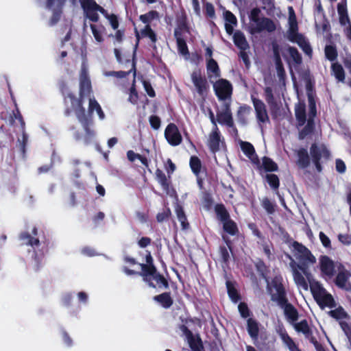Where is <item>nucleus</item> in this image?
<instances>
[{"label":"nucleus","mask_w":351,"mask_h":351,"mask_svg":"<svg viewBox=\"0 0 351 351\" xmlns=\"http://www.w3.org/2000/svg\"><path fill=\"white\" fill-rule=\"evenodd\" d=\"M75 2L76 0H72ZM85 16L92 22L96 23L99 21L98 12L101 14H106V10L97 3L95 0H79Z\"/></svg>","instance_id":"obj_9"},{"label":"nucleus","mask_w":351,"mask_h":351,"mask_svg":"<svg viewBox=\"0 0 351 351\" xmlns=\"http://www.w3.org/2000/svg\"><path fill=\"white\" fill-rule=\"evenodd\" d=\"M32 234L28 232H23L19 235V239L23 242V244L32 247H38L40 245V241L38 238L34 237L38 235V229L34 227L32 230Z\"/></svg>","instance_id":"obj_18"},{"label":"nucleus","mask_w":351,"mask_h":351,"mask_svg":"<svg viewBox=\"0 0 351 351\" xmlns=\"http://www.w3.org/2000/svg\"><path fill=\"white\" fill-rule=\"evenodd\" d=\"M141 271L138 273V276L143 277L150 287L158 289L169 288V282L163 275L160 274L154 265H145L140 263Z\"/></svg>","instance_id":"obj_2"},{"label":"nucleus","mask_w":351,"mask_h":351,"mask_svg":"<svg viewBox=\"0 0 351 351\" xmlns=\"http://www.w3.org/2000/svg\"><path fill=\"white\" fill-rule=\"evenodd\" d=\"M247 330L252 338H256L258 334V324L254 319L250 318L247 320Z\"/></svg>","instance_id":"obj_36"},{"label":"nucleus","mask_w":351,"mask_h":351,"mask_svg":"<svg viewBox=\"0 0 351 351\" xmlns=\"http://www.w3.org/2000/svg\"><path fill=\"white\" fill-rule=\"evenodd\" d=\"M90 27L95 40L98 43H102L104 41L102 33L99 29H97V25L90 24Z\"/></svg>","instance_id":"obj_51"},{"label":"nucleus","mask_w":351,"mask_h":351,"mask_svg":"<svg viewBox=\"0 0 351 351\" xmlns=\"http://www.w3.org/2000/svg\"><path fill=\"white\" fill-rule=\"evenodd\" d=\"M191 167L195 173H197L199 171L201 167V162L198 158L192 157L190 162Z\"/></svg>","instance_id":"obj_54"},{"label":"nucleus","mask_w":351,"mask_h":351,"mask_svg":"<svg viewBox=\"0 0 351 351\" xmlns=\"http://www.w3.org/2000/svg\"><path fill=\"white\" fill-rule=\"evenodd\" d=\"M180 330L185 335L193 351H204L202 341L198 337L193 336L192 332L184 325L180 326Z\"/></svg>","instance_id":"obj_16"},{"label":"nucleus","mask_w":351,"mask_h":351,"mask_svg":"<svg viewBox=\"0 0 351 351\" xmlns=\"http://www.w3.org/2000/svg\"><path fill=\"white\" fill-rule=\"evenodd\" d=\"M329 314L337 319H341L347 317V313L341 307H339L335 310L330 311Z\"/></svg>","instance_id":"obj_50"},{"label":"nucleus","mask_w":351,"mask_h":351,"mask_svg":"<svg viewBox=\"0 0 351 351\" xmlns=\"http://www.w3.org/2000/svg\"><path fill=\"white\" fill-rule=\"evenodd\" d=\"M165 136L168 143L176 146V124L173 123H169L165 129Z\"/></svg>","instance_id":"obj_28"},{"label":"nucleus","mask_w":351,"mask_h":351,"mask_svg":"<svg viewBox=\"0 0 351 351\" xmlns=\"http://www.w3.org/2000/svg\"><path fill=\"white\" fill-rule=\"evenodd\" d=\"M339 240L343 244L349 245L351 243V236L349 234H339Z\"/></svg>","instance_id":"obj_64"},{"label":"nucleus","mask_w":351,"mask_h":351,"mask_svg":"<svg viewBox=\"0 0 351 351\" xmlns=\"http://www.w3.org/2000/svg\"><path fill=\"white\" fill-rule=\"evenodd\" d=\"M223 229L230 234H235L238 230L236 223L228 219L223 221Z\"/></svg>","instance_id":"obj_41"},{"label":"nucleus","mask_w":351,"mask_h":351,"mask_svg":"<svg viewBox=\"0 0 351 351\" xmlns=\"http://www.w3.org/2000/svg\"><path fill=\"white\" fill-rule=\"evenodd\" d=\"M114 56L117 62L119 64H125L127 67L128 65H130V68L127 71H107L105 73L106 76H112L117 78H125L128 77L130 73H133L134 77L136 76V49H134L132 54V60H131L130 58L125 59V60L123 59L121 53L119 49L115 48L114 49Z\"/></svg>","instance_id":"obj_6"},{"label":"nucleus","mask_w":351,"mask_h":351,"mask_svg":"<svg viewBox=\"0 0 351 351\" xmlns=\"http://www.w3.org/2000/svg\"><path fill=\"white\" fill-rule=\"evenodd\" d=\"M177 45L178 46L180 53L184 56L185 59H188L189 50L185 41L182 39L177 38Z\"/></svg>","instance_id":"obj_46"},{"label":"nucleus","mask_w":351,"mask_h":351,"mask_svg":"<svg viewBox=\"0 0 351 351\" xmlns=\"http://www.w3.org/2000/svg\"><path fill=\"white\" fill-rule=\"evenodd\" d=\"M295 117L298 127L302 126L306 121L305 105L299 103L295 107Z\"/></svg>","instance_id":"obj_26"},{"label":"nucleus","mask_w":351,"mask_h":351,"mask_svg":"<svg viewBox=\"0 0 351 351\" xmlns=\"http://www.w3.org/2000/svg\"><path fill=\"white\" fill-rule=\"evenodd\" d=\"M250 113V108L245 106L241 107L238 111V117L239 120L243 123H245V117Z\"/></svg>","instance_id":"obj_56"},{"label":"nucleus","mask_w":351,"mask_h":351,"mask_svg":"<svg viewBox=\"0 0 351 351\" xmlns=\"http://www.w3.org/2000/svg\"><path fill=\"white\" fill-rule=\"evenodd\" d=\"M310 287L314 298L322 308L334 306L335 301L332 296L327 293L319 282H311Z\"/></svg>","instance_id":"obj_8"},{"label":"nucleus","mask_w":351,"mask_h":351,"mask_svg":"<svg viewBox=\"0 0 351 351\" xmlns=\"http://www.w3.org/2000/svg\"><path fill=\"white\" fill-rule=\"evenodd\" d=\"M273 49L278 76L280 79H283L285 75V72L278 51V46L277 45H274Z\"/></svg>","instance_id":"obj_25"},{"label":"nucleus","mask_w":351,"mask_h":351,"mask_svg":"<svg viewBox=\"0 0 351 351\" xmlns=\"http://www.w3.org/2000/svg\"><path fill=\"white\" fill-rule=\"evenodd\" d=\"M241 147L243 152L249 157V158L253 162H258V160L254 154V148L251 143L242 141L241 142Z\"/></svg>","instance_id":"obj_27"},{"label":"nucleus","mask_w":351,"mask_h":351,"mask_svg":"<svg viewBox=\"0 0 351 351\" xmlns=\"http://www.w3.org/2000/svg\"><path fill=\"white\" fill-rule=\"evenodd\" d=\"M263 167L266 171H274L278 169L277 165L270 158L264 157L263 158Z\"/></svg>","instance_id":"obj_44"},{"label":"nucleus","mask_w":351,"mask_h":351,"mask_svg":"<svg viewBox=\"0 0 351 351\" xmlns=\"http://www.w3.org/2000/svg\"><path fill=\"white\" fill-rule=\"evenodd\" d=\"M143 84L144 88H145L147 94L150 97H154L156 96V93H155V91H154L151 83L149 81L145 80V81H143Z\"/></svg>","instance_id":"obj_58"},{"label":"nucleus","mask_w":351,"mask_h":351,"mask_svg":"<svg viewBox=\"0 0 351 351\" xmlns=\"http://www.w3.org/2000/svg\"><path fill=\"white\" fill-rule=\"evenodd\" d=\"M92 92L90 80H80V95L81 97L90 96Z\"/></svg>","instance_id":"obj_29"},{"label":"nucleus","mask_w":351,"mask_h":351,"mask_svg":"<svg viewBox=\"0 0 351 351\" xmlns=\"http://www.w3.org/2000/svg\"><path fill=\"white\" fill-rule=\"evenodd\" d=\"M104 17L107 19L113 29H117L119 25L118 17L114 14H108V11L106 10V14H103Z\"/></svg>","instance_id":"obj_42"},{"label":"nucleus","mask_w":351,"mask_h":351,"mask_svg":"<svg viewBox=\"0 0 351 351\" xmlns=\"http://www.w3.org/2000/svg\"><path fill=\"white\" fill-rule=\"evenodd\" d=\"M149 121L151 127L154 130H158L160 128L161 121H160V119L158 116H156V115L150 116Z\"/></svg>","instance_id":"obj_57"},{"label":"nucleus","mask_w":351,"mask_h":351,"mask_svg":"<svg viewBox=\"0 0 351 351\" xmlns=\"http://www.w3.org/2000/svg\"><path fill=\"white\" fill-rule=\"evenodd\" d=\"M59 89L60 91L63 96V99L64 98L68 93H72V92L70 91L69 86H67L66 83L64 82H62L59 85Z\"/></svg>","instance_id":"obj_62"},{"label":"nucleus","mask_w":351,"mask_h":351,"mask_svg":"<svg viewBox=\"0 0 351 351\" xmlns=\"http://www.w3.org/2000/svg\"><path fill=\"white\" fill-rule=\"evenodd\" d=\"M267 180L269 184L274 189H278L279 186V180L276 175L267 174L266 176Z\"/></svg>","instance_id":"obj_55"},{"label":"nucleus","mask_w":351,"mask_h":351,"mask_svg":"<svg viewBox=\"0 0 351 351\" xmlns=\"http://www.w3.org/2000/svg\"><path fill=\"white\" fill-rule=\"evenodd\" d=\"M283 56L290 66L295 67L299 66L302 62V58L298 49L293 47L289 46L287 49V53Z\"/></svg>","instance_id":"obj_17"},{"label":"nucleus","mask_w":351,"mask_h":351,"mask_svg":"<svg viewBox=\"0 0 351 351\" xmlns=\"http://www.w3.org/2000/svg\"><path fill=\"white\" fill-rule=\"evenodd\" d=\"M290 267L295 284L304 290L307 291L308 288V282H311V274L307 269V266L301 265L297 263L293 258H291Z\"/></svg>","instance_id":"obj_7"},{"label":"nucleus","mask_w":351,"mask_h":351,"mask_svg":"<svg viewBox=\"0 0 351 351\" xmlns=\"http://www.w3.org/2000/svg\"><path fill=\"white\" fill-rule=\"evenodd\" d=\"M64 3L65 0H62V4H60L58 1H55V5L52 8H49L50 10H53V14L49 20V25L51 26L55 25L60 20Z\"/></svg>","instance_id":"obj_20"},{"label":"nucleus","mask_w":351,"mask_h":351,"mask_svg":"<svg viewBox=\"0 0 351 351\" xmlns=\"http://www.w3.org/2000/svg\"><path fill=\"white\" fill-rule=\"evenodd\" d=\"M171 175L165 173L162 169L158 168L155 171L154 178L167 195L176 197V190L173 187Z\"/></svg>","instance_id":"obj_10"},{"label":"nucleus","mask_w":351,"mask_h":351,"mask_svg":"<svg viewBox=\"0 0 351 351\" xmlns=\"http://www.w3.org/2000/svg\"><path fill=\"white\" fill-rule=\"evenodd\" d=\"M322 271L326 276L332 277L334 274V263L327 256H323L320 260Z\"/></svg>","instance_id":"obj_23"},{"label":"nucleus","mask_w":351,"mask_h":351,"mask_svg":"<svg viewBox=\"0 0 351 351\" xmlns=\"http://www.w3.org/2000/svg\"><path fill=\"white\" fill-rule=\"evenodd\" d=\"M234 42L241 50H245L249 47L244 35L241 32H236L234 33Z\"/></svg>","instance_id":"obj_31"},{"label":"nucleus","mask_w":351,"mask_h":351,"mask_svg":"<svg viewBox=\"0 0 351 351\" xmlns=\"http://www.w3.org/2000/svg\"><path fill=\"white\" fill-rule=\"evenodd\" d=\"M289 29L287 33L288 39L291 42L298 43L305 53L311 56L312 53V49L311 46L305 40L303 36L298 33V23L295 14L289 15Z\"/></svg>","instance_id":"obj_5"},{"label":"nucleus","mask_w":351,"mask_h":351,"mask_svg":"<svg viewBox=\"0 0 351 351\" xmlns=\"http://www.w3.org/2000/svg\"><path fill=\"white\" fill-rule=\"evenodd\" d=\"M332 69L335 75V77L339 82H343L345 80V73L341 65L338 63H334L332 65Z\"/></svg>","instance_id":"obj_37"},{"label":"nucleus","mask_w":351,"mask_h":351,"mask_svg":"<svg viewBox=\"0 0 351 351\" xmlns=\"http://www.w3.org/2000/svg\"><path fill=\"white\" fill-rule=\"evenodd\" d=\"M325 54L328 60L332 61L337 58V53L334 47L329 45L325 48Z\"/></svg>","instance_id":"obj_52"},{"label":"nucleus","mask_w":351,"mask_h":351,"mask_svg":"<svg viewBox=\"0 0 351 351\" xmlns=\"http://www.w3.org/2000/svg\"><path fill=\"white\" fill-rule=\"evenodd\" d=\"M310 152L317 171H321L322 167L319 161L322 158L328 159L330 156L329 152L324 145L318 147L315 144H313L311 147Z\"/></svg>","instance_id":"obj_13"},{"label":"nucleus","mask_w":351,"mask_h":351,"mask_svg":"<svg viewBox=\"0 0 351 351\" xmlns=\"http://www.w3.org/2000/svg\"><path fill=\"white\" fill-rule=\"evenodd\" d=\"M191 78L197 93L204 97L207 93L208 86L206 78L202 76L199 71H193Z\"/></svg>","instance_id":"obj_14"},{"label":"nucleus","mask_w":351,"mask_h":351,"mask_svg":"<svg viewBox=\"0 0 351 351\" xmlns=\"http://www.w3.org/2000/svg\"><path fill=\"white\" fill-rule=\"evenodd\" d=\"M308 118L307 119L306 125L300 132L299 138L300 139L304 138L307 135L311 134L313 132L314 128L313 119L316 115V108L315 100L312 96H308Z\"/></svg>","instance_id":"obj_12"},{"label":"nucleus","mask_w":351,"mask_h":351,"mask_svg":"<svg viewBox=\"0 0 351 351\" xmlns=\"http://www.w3.org/2000/svg\"><path fill=\"white\" fill-rule=\"evenodd\" d=\"M261 10L258 8H254L251 11L250 16V30L252 34L260 32L263 30L272 32L275 29L276 27L274 23L269 19L260 18Z\"/></svg>","instance_id":"obj_4"},{"label":"nucleus","mask_w":351,"mask_h":351,"mask_svg":"<svg viewBox=\"0 0 351 351\" xmlns=\"http://www.w3.org/2000/svg\"><path fill=\"white\" fill-rule=\"evenodd\" d=\"M253 104L256 110L257 118L261 122H265L268 120V115L265 109V104L257 99H253Z\"/></svg>","instance_id":"obj_21"},{"label":"nucleus","mask_w":351,"mask_h":351,"mask_svg":"<svg viewBox=\"0 0 351 351\" xmlns=\"http://www.w3.org/2000/svg\"><path fill=\"white\" fill-rule=\"evenodd\" d=\"M13 116L14 117L19 121L22 130H25V123L23 120V116L21 115L19 110L16 108L15 110L13 111Z\"/></svg>","instance_id":"obj_60"},{"label":"nucleus","mask_w":351,"mask_h":351,"mask_svg":"<svg viewBox=\"0 0 351 351\" xmlns=\"http://www.w3.org/2000/svg\"><path fill=\"white\" fill-rule=\"evenodd\" d=\"M171 214V213L169 208H163L162 210L156 215V220L159 223L167 221L169 219Z\"/></svg>","instance_id":"obj_45"},{"label":"nucleus","mask_w":351,"mask_h":351,"mask_svg":"<svg viewBox=\"0 0 351 351\" xmlns=\"http://www.w3.org/2000/svg\"><path fill=\"white\" fill-rule=\"evenodd\" d=\"M177 218L180 221L183 230H186L189 228V223L186 220V217L181 207L177 206Z\"/></svg>","instance_id":"obj_40"},{"label":"nucleus","mask_w":351,"mask_h":351,"mask_svg":"<svg viewBox=\"0 0 351 351\" xmlns=\"http://www.w3.org/2000/svg\"><path fill=\"white\" fill-rule=\"evenodd\" d=\"M159 17V14L156 10H151L145 14H141L139 16V19L143 23L149 25V23L154 19H157Z\"/></svg>","instance_id":"obj_35"},{"label":"nucleus","mask_w":351,"mask_h":351,"mask_svg":"<svg viewBox=\"0 0 351 351\" xmlns=\"http://www.w3.org/2000/svg\"><path fill=\"white\" fill-rule=\"evenodd\" d=\"M294 328L298 332H301L306 337L311 334V330L306 321L303 320L299 323L294 324Z\"/></svg>","instance_id":"obj_39"},{"label":"nucleus","mask_w":351,"mask_h":351,"mask_svg":"<svg viewBox=\"0 0 351 351\" xmlns=\"http://www.w3.org/2000/svg\"><path fill=\"white\" fill-rule=\"evenodd\" d=\"M152 239L149 237H143L138 240V244L141 247L144 248L150 245Z\"/></svg>","instance_id":"obj_63"},{"label":"nucleus","mask_w":351,"mask_h":351,"mask_svg":"<svg viewBox=\"0 0 351 351\" xmlns=\"http://www.w3.org/2000/svg\"><path fill=\"white\" fill-rule=\"evenodd\" d=\"M239 310L242 317H247L250 315V311L246 304L243 302L240 303Z\"/></svg>","instance_id":"obj_61"},{"label":"nucleus","mask_w":351,"mask_h":351,"mask_svg":"<svg viewBox=\"0 0 351 351\" xmlns=\"http://www.w3.org/2000/svg\"><path fill=\"white\" fill-rule=\"evenodd\" d=\"M207 69L209 71H212L216 77L219 75V70L217 62L210 58L207 64Z\"/></svg>","instance_id":"obj_53"},{"label":"nucleus","mask_w":351,"mask_h":351,"mask_svg":"<svg viewBox=\"0 0 351 351\" xmlns=\"http://www.w3.org/2000/svg\"><path fill=\"white\" fill-rule=\"evenodd\" d=\"M298 164L302 168L306 167L310 163V159L308 152L306 149H302L298 152Z\"/></svg>","instance_id":"obj_33"},{"label":"nucleus","mask_w":351,"mask_h":351,"mask_svg":"<svg viewBox=\"0 0 351 351\" xmlns=\"http://www.w3.org/2000/svg\"><path fill=\"white\" fill-rule=\"evenodd\" d=\"M217 128H215V130L212 132L209 137V145L213 152H216L219 148L220 136L218 133Z\"/></svg>","instance_id":"obj_32"},{"label":"nucleus","mask_w":351,"mask_h":351,"mask_svg":"<svg viewBox=\"0 0 351 351\" xmlns=\"http://www.w3.org/2000/svg\"><path fill=\"white\" fill-rule=\"evenodd\" d=\"M215 210L221 221H224L228 219L229 215L223 205H217Z\"/></svg>","instance_id":"obj_47"},{"label":"nucleus","mask_w":351,"mask_h":351,"mask_svg":"<svg viewBox=\"0 0 351 351\" xmlns=\"http://www.w3.org/2000/svg\"><path fill=\"white\" fill-rule=\"evenodd\" d=\"M280 337L283 342L289 347L291 351H295L297 346L291 338L285 332H281Z\"/></svg>","instance_id":"obj_43"},{"label":"nucleus","mask_w":351,"mask_h":351,"mask_svg":"<svg viewBox=\"0 0 351 351\" xmlns=\"http://www.w3.org/2000/svg\"><path fill=\"white\" fill-rule=\"evenodd\" d=\"M65 106L64 114L69 117L73 112H75L80 121H82L86 118V110L83 106L84 97L80 96L77 98L74 93H68L63 99Z\"/></svg>","instance_id":"obj_3"},{"label":"nucleus","mask_w":351,"mask_h":351,"mask_svg":"<svg viewBox=\"0 0 351 351\" xmlns=\"http://www.w3.org/2000/svg\"><path fill=\"white\" fill-rule=\"evenodd\" d=\"M138 99V95L134 84L130 88L128 101L132 104H136Z\"/></svg>","instance_id":"obj_49"},{"label":"nucleus","mask_w":351,"mask_h":351,"mask_svg":"<svg viewBox=\"0 0 351 351\" xmlns=\"http://www.w3.org/2000/svg\"><path fill=\"white\" fill-rule=\"evenodd\" d=\"M217 121L220 123L226 124L229 127L233 125V120L231 116L230 108L225 106L223 108L217 113Z\"/></svg>","instance_id":"obj_19"},{"label":"nucleus","mask_w":351,"mask_h":351,"mask_svg":"<svg viewBox=\"0 0 351 351\" xmlns=\"http://www.w3.org/2000/svg\"><path fill=\"white\" fill-rule=\"evenodd\" d=\"M226 285H227L228 292L230 297L234 302H237L239 299V296L237 293V290L234 287L233 285L230 281H227Z\"/></svg>","instance_id":"obj_48"},{"label":"nucleus","mask_w":351,"mask_h":351,"mask_svg":"<svg viewBox=\"0 0 351 351\" xmlns=\"http://www.w3.org/2000/svg\"><path fill=\"white\" fill-rule=\"evenodd\" d=\"M269 289L271 299L276 301L284 309V313L288 320L291 322L296 321L298 318V311L292 304L287 302L281 280L275 278L269 285Z\"/></svg>","instance_id":"obj_1"},{"label":"nucleus","mask_w":351,"mask_h":351,"mask_svg":"<svg viewBox=\"0 0 351 351\" xmlns=\"http://www.w3.org/2000/svg\"><path fill=\"white\" fill-rule=\"evenodd\" d=\"M337 11L339 15V23L341 25H345L347 23L350 24V21L348 15L347 8L346 5L339 4L337 6Z\"/></svg>","instance_id":"obj_30"},{"label":"nucleus","mask_w":351,"mask_h":351,"mask_svg":"<svg viewBox=\"0 0 351 351\" xmlns=\"http://www.w3.org/2000/svg\"><path fill=\"white\" fill-rule=\"evenodd\" d=\"M141 35L143 37H148L152 43H156L157 40L156 34L152 29L150 25H146L141 30Z\"/></svg>","instance_id":"obj_38"},{"label":"nucleus","mask_w":351,"mask_h":351,"mask_svg":"<svg viewBox=\"0 0 351 351\" xmlns=\"http://www.w3.org/2000/svg\"><path fill=\"white\" fill-rule=\"evenodd\" d=\"M153 299L165 308H169L173 303V299L169 292H165L160 295H155Z\"/></svg>","instance_id":"obj_24"},{"label":"nucleus","mask_w":351,"mask_h":351,"mask_svg":"<svg viewBox=\"0 0 351 351\" xmlns=\"http://www.w3.org/2000/svg\"><path fill=\"white\" fill-rule=\"evenodd\" d=\"M94 110H96L100 119H102L104 118V113L99 103L94 98H90L88 111L89 112L92 113Z\"/></svg>","instance_id":"obj_34"},{"label":"nucleus","mask_w":351,"mask_h":351,"mask_svg":"<svg viewBox=\"0 0 351 351\" xmlns=\"http://www.w3.org/2000/svg\"><path fill=\"white\" fill-rule=\"evenodd\" d=\"M350 274L344 269H339L337 276L335 280L336 285L341 288L349 289L351 288L349 283H348V278Z\"/></svg>","instance_id":"obj_22"},{"label":"nucleus","mask_w":351,"mask_h":351,"mask_svg":"<svg viewBox=\"0 0 351 351\" xmlns=\"http://www.w3.org/2000/svg\"><path fill=\"white\" fill-rule=\"evenodd\" d=\"M164 167L166 172L168 174H173V171L176 169V165L169 158L165 162Z\"/></svg>","instance_id":"obj_59"},{"label":"nucleus","mask_w":351,"mask_h":351,"mask_svg":"<svg viewBox=\"0 0 351 351\" xmlns=\"http://www.w3.org/2000/svg\"><path fill=\"white\" fill-rule=\"evenodd\" d=\"M216 94L221 99H225L229 97L232 92V86L226 80H219L214 84Z\"/></svg>","instance_id":"obj_15"},{"label":"nucleus","mask_w":351,"mask_h":351,"mask_svg":"<svg viewBox=\"0 0 351 351\" xmlns=\"http://www.w3.org/2000/svg\"><path fill=\"white\" fill-rule=\"evenodd\" d=\"M293 247L294 248V256L301 263V265L307 266L308 264L314 263L315 262V258L304 246L297 242H294Z\"/></svg>","instance_id":"obj_11"}]
</instances>
